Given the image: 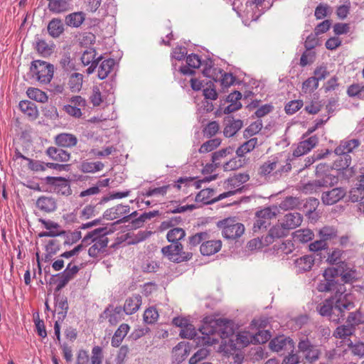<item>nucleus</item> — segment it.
Wrapping results in <instances>:
<instances>
[{
  "label": "nucleus",
  "instance_id": "18",
  "mask_svg": "<svg viewBox=\"0 0 364 364\" xmlns=\"http://www.w3.org/2000/svg\"><path fill=\"white\" fill-rule=\"evenodd\" d=\"M129 211V205L119 204L106 210L103 214V218L107 220H113L124 217L123 215L128 214Z\"/></svg>",
  "mask_w": 364,
  "mask_h": 364
},
{
  "label": "nucleus",
  "instance_id": "28",
  "mask_svg": "<svg viewBox=\"0 0 364 364\" xmlns=\"http://www.w3.org/2000/svg\"><path fill=\"white\" fill-rule=\"evenodd\" d=\"M61 245L62 242L59 239L55 238L50 240L45 247L46 252L44 257L45 262L50 261L53 256L56 255L60 251Z\"/></svg>",
  "mask_w": 364,
  "mask_h": 364
},
{
  "label": "nucleus",
  "instance_id": "19",
  "mask_svg": "<svg viewBox=\"0 0 364 364\" xmlns=\"http://www.w3.org/2000/svg\"><path fill=\"white\" fill-rule=\"evenodd\" d=\"M222 247V242L220 240H211L210 237L201 244L200 253L203 255L210 256L218 252Z\"/></svg>",
  "mask_w": 364,
  "mask_h": 364
},
{
  "label": "nucleus",
  "instance_id": "43",
  "mask_svg": "<svg viewBox=\"0 0 364 364\" xmlns=\"http://www.w3.org/2000/svg\"><path fill=\"white\" fill-rule=\"evenodd\" d=\"M301 205L299 198L288 196L286 197L279 204V208L282 210H287L294 209Z\"/></svg>",
  "mask_w": 364,
  "mask_h": 364
},
{
  "label": "nucleus",
  "instance_id": "35",
  "mask_svg": "<svg viewBox=\"0 0 364 364\" xmlns=\"http://www.w3.org/2000/svg\"><path fill=\"white\" fill-rule=\"evenodd\" d=\"M115 64L114 60L112 58L104 60L98 67V77L100 80L105 79Z\"/></svg>",
  "mask_w": 364,
  "mask_h": 364
},
{
  "label": "nucleus",
  "instance_id": "26",
  "mask_svg": "<svg viewBox=\"0 0 364 364\" xmlns=\"http://www.w3.org/2000/svg\"><path fill=\"white\" fill-rule=\"evenodd\" d=\"M55 142L61 147H73L77 144V139L73 134L61 133L55 137Z\"/></svg>",
  "mask_w": 364,
  "mask_h": 364
},
{
  "label": "nucleus",
  "instance_id": "38",
  "mask_svg": "<svg viewBox=\"0 0 364 364\" xmlns=\"http://www.w3.org/2000/svg\"><path fill=\"white\" fill-rule=\"evenodd\" d=\"M314 236V232L309 229H300L293 233L294 240L301 243L311 240Z\"/></svg>",
  "mask_w": 364,
  "mask_h": 364
},
{
  "label": "nucleus",
  "instance_id": "33",
  "mask_svg": "<svg viewBox=\"0 0 364 364\" xmlns=\"http://www.w3.org/2000/svg\"><path fill=\"white\" fill-rule=\"evenodd\" d=\"M48 31L53 38L59 37L64 31L63 21L58 18L52 19L48 25Z\"/></svg>",
  "mask_w": 364,
  "mask_h": 364
},
{
  "label": "nucleus",
  "instance_id": "14",
  "mask_svg": "<svg viewBox=\"0 0 364 364\" xmlns=\"http://www.w3.org/2000/svg\"><path fill=\"white\" fill-rule=\"evenodd\" d=\"M289 233L283 223H279L273 226L269 231L268 234L264 237V245H269L276 240L286 237Z\"/></svg>",
  "mask_w": 364,
  "mask_h": 364
},
{
  "label": "nucleus",
  "instance_id": "49",
  "mask_svg": "<svg viewBox=\"0 0 364 364\" xmlns=\"http://www.w3.org/2000/svg\"><path fill=\"white\" fill-rule=\"evenodd\" d=\"M159 215L158 210L150 211L149 213H144L141 214L138 218L132 220V226L134 228H140L143 225L144 223L151 218L157 216Z\"/></svg>",
  "mask_w": 364,
  "mask_h": 364
},
{
  "label": "nucleus",
  "instance_id": "24",
  "mask_svg": "<svg viewBox=\"0 0 364 364\" xmlns=\"http://www.w3.org/2000/svg\"><path fill=\"white\" fill-rule=\"evenodd\" d=\"M314 257L312 255H304L294 260L296 271L304 272L310 271L314 264Z\"/></svg>",
  "mask_w": 364,
  "mask_h": 364
},
{
  "label": "nucleus",
  "instance_id": "25",
  "mask_svg": "<svg viewBox=\"0 0 364 364\" xmlns=\"http://www.w3.org/2000/svg\"><path fill=\"white\" fill-rule=\"evenodd\" d=\"M47 155L54 161L66 162L68 161L70 154L67 151L60 148L50 146L46 150Z\"/></svg>",
  "mask_w": 364,
  "mask_h": 364
},
{
  "label": "nucleus",
  "instance_id": "56",
  "mask_svg": "<svg viewBox=\"0 0 364 364\" xmlns=\"http://www.w3.org/2000/svg\"><path fill=\"white\" fill-rule=\"evenodd\" d=\"M347 323L355 328V326L364 323V316L359 310H357L355 312L350 313L347 318Z\"/></svg>",
  "mask_w": 364,
  "mask_h": 364
},
{
  "label": "nucleus",
  "instance_id": "16",
  "mask_svg": "<svg viewBox=\"0 0 364 364\" xmlns=\"http://www.w3.org/2000/svg\"><path fill=\"white\" fill-rule=\"evenodd\" d=\"M36 205L42 212L50 213L56 210L57 201L51 196H42L37 199Z\"/></svg>",
  "mask_w": 364,
  "mask_h": 364
},
{
  "label": "nucleus",
  "instance_id": "22",
  "mask_svg": "<svg viewBox=\"0 0 364 364\" xmlns=\"http://www.w3.org/2000/svg\"><path fill=\"white\" fill-rule=\"evenodd\" d=\"M243 126L240 119H227L223 129V134L225 137L233 136Z\"/></svg>",
  "mask_w": 364,
  "mask_h": 364
},
{
  "label": "nucleus",
  "instance_id": "63",
  "mask_svg": "<svg viewBox=\"0 0 364 364\" xmlns=\"http://www.w3.org/2000/svg\"><path fill=\"white\" fill-rule=\"evenodd\" d=\"M220 130V125L216 121L209 122L203 129L204 136L212 137Z\"/></svg>",
  "mask_w": 364,
  "mask_h": 364
},
{
  "label": "nucleus",
  "instance_id": "55",
  "mask_svg": "<svg viewBox=\"0 0 364 364\" xmlns=\"http://www.w3.org/2000/svg\"><path fill=\"white\" fill-rule=\"evenodd\" d=\"M36 49L41 55L48 56L53 53V46L48 45L44 40H38L36 42Z\"/></svg>",
  "mask_w": 364,
  "mask_h": 364
},
{
  "label": "nucleus",
  "instance_id": "32",
  "mask_svg": "<svg viewBox=\"0 0 364 364\" xmlns=\"http://www.w3.org/2000/svg\"><path fill=\"white\" fill-rule=\"evenodd\" d=\"M171 185L173 188H176L178 190L183 189V191H186V189L189 187L199 188L198 182L195 181L194 178L191 177H181L175 183Z\"/></svg>",
  "mask_w": 364,
  "mask_h": 364
},
{
  "label": "nucleus",
  "instance_id": "31",
  "mask_svg": "<svg viewBox=\"0 0 364 364\" xmlns=\"http://www.w3.org/2000/svg\"><path fill=\"white\" fill-rule=\"evenodd\" d=\"M360 141L358 139H350L343 141L334 151L335 154H348L352 152L355 148L358 147Z\"/></svg>",
  "mask_w": 364,
  "mask_h": 364
},
{
  "label": "nucleus",
  "instance_id": "47",
  "mask_svg": "<svg viewBox=\"0 0 364 364\" xmlns=\"http://www.w3.org/2000/svg\"><path fill=\"white\" fill-rule=\"evenodd\" d=\"M355 331V328L350 324L342 325L336 328L333 333V336L338 338H345L352 335Z\"/></svg>",
  "mask_w": 364,
  "mask_h": 364
},
{
  "label": "nucleus",
  "instance_id": "64",
  "mask_svg": "<svg viewBox=\"0 0 364 364\" xmlns=\"http://www.w3.org/2000/svg\"><path fill=\"white\" fill-rule=\"evenodd\" d=\"M303 105L302 100H291L286 105L284 110L287 114H293L299 110Z\"/></svg>",
  "mask_w": 364,
  "mask_h": 364
},
{
  "label": "nucleus",
  "instance_id": "42",
  "mask_svg": "<svg viewBox=\"0 0 364 364\" xmlns=\"http://www.w3.org/2000/svg\"><path fill=\"white\" fill-rule=\"evenodd\" d=\"M186 236L185 230L181 228H174L168 231L166 238L169 242L176 244Z\"/></svg>",
  "mask_w": 364,
  "mask_h": 364
},
{
  "label": "nucleus",
  "instance_id": "36",
  "mask_svg": "<svg viewBox=\"0 0 364 364\" xmlns=\"http://www.w3.org/2000/svg\"><path fill=\"white\" fill-rule=\"evenodd\" d=\"M83 75L78 73H72L68 80L69 89L73 92H79L82 87Z\"/></svg>",
  "mask_w": 364,
  "mask_h": 364
},
{
  "label": "nucleus",
  "instance_id": "44",
  "mask_svg": "<svg viewBox=\"0 0 364 364\" xmlns=\"http://www.w3.org/2000/svg\"><path fill=\"white\" fill-rule=\"evenodd\" d=\"M342 271L341 273V281L344 283H352L356 279V271L346 267V264L342 262Z\"/></svg>",
  "mask_w": 364,
  "mask_h": 364
},
{
  "label": "nucleus",
  "instance_id": "51",
  "mask_svg": "<svg viewBox=\"0 0 364 364\" xmlns=\"http://www.w3.org/2000/svg\"><path fill=\"white\" fill-rule=\"evenodd\" d=\"M347 93L350 97H355L358 99L364 98V84L355 83L350 85Z\"/></svg>",
  "mask_w": 364,
  "mask_h": 364
},
{
  "label": "nucleus",
  "instance_id": "13",
  "mask_svg": "<svg viewBox=\"0 0 364 364\" xmlns=\"http://www.w3.org/2000/svg\"><path fill=\"white\" fill-rule=\"evenodd\" d=\"M336 181L337 178L331 174H328L321 179L314 180L305 184L304 190L306 193H311L313 192H316L318 189L321 187H327L328 186L333 184Z\"/></svg>",
  "mask_w": 364,
  "mask_h": 364
},
{
  "label": "nucleus",
  "instance_id": "59",
  "mask_svg": "<svg viewBox=\"0 0 364 364\" xmlns=\"http://www.w3.org/2000/svg\"><path fill=\"white\" fill-rule=\"evenodd\" d=\"M143 317L145 323L152 324L157 321L159 314L154 307H150L145 310Z\"/></svg>",
  "mask_w": 364,
  "mask_h": 364
},
{
  "label": "nucleus",
  "instance_id": "57",
  "mask_svg": "<svg viewBox=\"0 0 364 364\" xmlns=\"http://www.w3.org/2000/svg\"><path fill=\"white\" fill-rule=\"evenodd\" d=\"M210 354V350L203 348L197 350L189 359V364H197L203 359L206 358Z\"/></svg>",
  "mask_w": 364,
  "mask_h": 364
},
{
  "label": "nucleus",
  "instance_id": "5",
  "mask_svg": "<svg viewBox=\"0 0 364 364\" xmlns=\"http://www.w3.org/2000/svg\"><path fill=\"white\" fill-rule=\"evenodd\" d=\"M218 226L223 230V235L228 239L240 237L245 232L244 225L235 218H229L218 222Z\"/></svg>",
  "mask_w": 364,
  "mask_h": 364
},
{
  "label": "nucleus",
  "instance_id": "53",
  "mask_svg": "<svg viewBox=\"0 0 364 364\" xmlns=\"http://www.w3.org/2000/svg\"><path fill=\"white\" fill-rule=\"evenodd\" d=\"M349 198L353 203L364 198V183H360L358 187L353 188L349 193Z\"/></svg>",
  "mask_w": 364,
  "mask_h": 364
},
{
  "label": "nucleus",
  "instance_id": "4",
  "mask_svg": "<svg viewBox=\"0 0 364 364\" xmlns=\"http://www.w3.org/2000/svg\"><path fill=\"white\" fill-rule=\"evenodd\" d=\"M30 72L33 77L41 83L48 84L53 76V65L43 60H34L31 63Z\"/></svg>",
  "mask_w": 364,
  "mask_h": 364
},
{
  "label": "nucleus",
  "instance_id": "2",
  "mask_svg": "<svg viewBox=\"0 0 364 364\" xmlns=\"http://www.w3.org/2000/svg\"><path fill=\"white\" fill-rule=\"evenodd\" d=\"M108 231L107 228H97L88 232L83 238V242H87L89 240L93 245L88 250V255L92 257H97L105 252L109 240L107 237Z\"/></svg>",
  "mask_w": 364,
  "mask_h": 364
},
{
  "label": "nucleus",
  "instance_id": "34",
  "mask_svg": "<svg viewBox=\"0 0 364 364\" xmlns=\"http://www.w3.org/2000/svg\"><path fill=\"white\" fill-rule=\"evenodd\" d=\"M85 15L83 12H74L65 16L66 25L75 28L80 26L84 22Z\"/></svg>",
  "mask_w": 364,
  "mask_h": 364
},
{
  "label": "nucleus",
  "instance_id": "17",
  "mask_svg": "<svg viewBox=\"0 0 364 364\" xmlns=\"http://www.w3.org/2000/svg\"><path fill=\"white\" fill-rule=\"evenodd\" d=\"M318 143V139L316 136H312L309 139L304 140L298 144L296 149L294 151V156H300L307 154Z\"/></svg>",
  "mask_w": 364,
  "mask_h": 364
},
{
  "label": "nucleus",
  "instance_id": "45",
  "mask_svg": "<svg viewBox=\"0 0 364 364\" xmlns=\"http://www.w3.org/2000/svg\"><path fill=\"white\" fill-rule=\"evenodd\" d=\"M232 152L233 149L231 147H227L215 151L212 154V162L215 166L218 167L220 165V161L228 155L232 154Z\"/></svg>",
  "mask_w": 364,
  "mask_h": 364
},
{
  "label": "nucleus",
  "instance_id": "8",
  "mask_svg": "<svg viewBox=\"0 0 364 364\" xmlns=\"http://www.w3.org/2000/svg\"><path fill=\"white\" fill-rule=\"evenodd\" d=\"M269 348L282 354L294 351L295 343L290 337L284 335L273 338L269 343Z\"/></svg>",
  "mask_w": 364,
  "mask_h": 364
},
{
  "label": "nucleus",
  "instance_id": "12",
  "mask_svg": "<svg viewBox=\"0 0 364 364\" xmlns=\"http://www.w3.org/2000/svg\"><path fill=\"white\" fill-rule=\"evenodd\" d=\"M96 57V51L94 48H90L85 50L81 56V61L84 65H88L91 64L90 67L87 69V73L90 75L93 73L99 65V63L102 60V57L100 56L97 58Z\"/></svg>",
  "mask_w": 364,
  "mask_h": 364
},
{
  "label": "nucleus",
  "instance_id": "7",
  "mask_svg": "<svg viewBox=\"0 0 364 364\" xmlns=\"http://www.w3.org/2000/svg\"><path fill=\"white\" fill-rule=\"evenodd\" d=\"M299 352L302 353L307 362L312 363L317 361L321 355V350L314 345L306 337H302L298 343Z\"/></svg>",
  "mask_w": 364,
  "mask_h": 364
},
{
  "label": "nucleus",
  "instance_id": "60",
  "mask_svg": "<svg viewBox=\"0 0 364 364\" xmlns=\"http://www.w3.org/2000/svg\"><path fill=\"white\" fill-rule=\"evenodd\" d=\"M271 337L268 331L259 330L258 333L251 336V342L255 343H264Z\"/></svg>",
  "mask_w": 364,
  "mask_h": 364
},
{
  "label": "nucleus",
  "instance_id": "39",
  "mask_svg": "<svg viewBox=\"0 0 364 364\" xmlns=\"http://www.w3.org/2000/svg\"><path fill=\"white\" fill-rule=\"evenodd\" d=\"M258 140L257 138H252L248 141L243 143L236 150V154L238 157H243L246 154L252 151L257 145Z\"/></svg>",
  "mask_w": 364,
  "mask_h": 364
},
{
  "label": "nucleus",
  "instance_id": "9",
  "mask_svg": "<svg viewBox=\"0 0 364 364\" xmlns=\"http://www.w3.org/2000/svg\"><path fill=\"white\" fill-rule=\"evenodd\" d=\"M82 264H75V259L71 260L67 265L65 269L61 273L58 274L59 276L56 290L59 291L65 287L68 283L74 279L79 270Z\"/></svg>",
  "mask_w": 364,
  "mask_h": 364
},
{
  "label": "nucleus",
  "instance_id": "30",
  "mask_svg": "<svg viewBox=\"0 0 364 364\" xmlns=\"http://www.w3.org/2000/svg\"><path fill=\"white\" fill-rule=\"evenodd\" d=\"M129 331V326L128 324H121L117 331L114 332V336L112 338L111 344L113 347H119L122 343L124 338L127 336Z\"/></svg>",
  "mask_w": 364,
  "mask_h": 364
},
{
  "label": "nucleus",
  "instance_id": "58",
  "mask_svg": "<svg viewBox=\"0 0 364 364\" xmlns=\"http://www.w3.org/2000/svg\"><path fill=\"white\" fill-rule=\"evenodd\" d=\"M223 70L220 68H214L213 66H206L203 70V73L205 76L213 79L214 81L217 82L219 80V77L222 73Z\"/></svg>",
  "mask_w": 364,
  "mask_h": 364
},
{
  "label": "nucleus",
  "instance_id": "10",
  "mask_svg": "<svg viewBox=\"0 0 364 364\" xmlns=\"http://www.w3.org/2000/svg\"><path fill=\"white\" fill-rule=\"evenodd\" d=\"M241 189L237 188L235 191H229L228 192L223 193L219 195V196L215 198L214 196V190L212 188H205L201 190L196 196V201L200 202L204 204H210L216 200H222L227 197L235 195L236 193L240 192Z\"/></svg>",
  "mask_w": 364,
  "mask_h": 364
},
{
  "label": "nucleus",
  "instance_id": "6",
  "mask_svg": "<svg viewBox=\"0 0 364 364\" xmlns=\"http://www.w3.org/2000/svg\"><path fill=\"white\" fill-rule=\"evenodd\" d=\"M183 249L181 243L176 242L164 247L161 252L169 260L178 263L189 260L192 257V253L183 252Z\"/></svg>",
  "mask_w": 364,
  "mask_h": 364
},
{
  "label": "nucleus",
  "instance_id": "29",
  "mask_svg": "<svg viewBox=\"0 0 364 364\" xmlns=\"http://www.w3.org/2000/svg\"><path fill=\"white\" fill-rule=\"evenodd\" d=\"M48 9L53 13H63L71 9L68 0H48Z\"/></svg>",
  "mask_w": 364,
  "mask_h": 364
},
{
  "label": "nucleus",
  "instance_id": "3",
  "mask_svg": "<svg viewBox=\"0 0 364 364\" xmlns=\"http://www.w3.org/2000/svg\"><path fill=\"white\" fill-rule=\"evenodd\" d=\"M290 161V159H287L284 164L278 157H272L260 166L258 173L261 176L264 177L269 176L274 171L275 173L280 174L288 173L291 169Z\"/></svg>",
  "mask_w": 364,
  "mask_h": 364
},
{
  "label": "nucleus",
  "instance_id": "61",
  "mask_svg": "<svg viewBox=\"0 0 364 364\" xmlns=\"http://www.w3.org/2000/svg\"><path fill=\"white\" fill-rule=\"evenodd\" d=\"M318 87V82L313 77H309L303 82L302 91L304 93H312Z\"/></svg>",
  "mask_w": 364,
  "mask_h": 364
},
{
  "label": "nucleus",
  "instance_id": "52",
  "mask_svg": "<svg viewBox=\"0 0 364 364\" xmlns=\"http://www.w3.org/2000/svg\"><path fill=\"white\" fill-rule=\"evenodd\" d=\"M210 238V235L207 232H198L188 238V245L191 247H196L200 243Z\"/></svg>",
  "mask_w": 364,
  "mask_h": 364
},
{
  "label": "nucleus",
  "instance_id": "1",
  "mask_svg": "<svg viewBox=\"0 0 364 364\" xmlns=\"http://www.w3.org/2000/svg\"><path fill=\"white\" fill-rule=\"evenodd\" d=\"M199 330L203 335L202 342L208 346L218 343L219 337L227 338L234 333L233 323L225 318L206 317Z\"/></svg>",
  "mask_w": 364,
  "mask_h": 364
},
{
  "label": "nucleus",
  "instance_id": "40",
  "mask_svg": "<svg viewBox=\"0 0 364 364\" xmlns=\"http://www.w3.org/2000/svg\"><path fill=\"white\" fill-rule=\"evenodd\" d=\"M250 179V176L247 173H235L232 177L228 178L225 181L227 187L229 186H240L241 184L246 183Z\"/></svg>",
  "mask_w": 364,
  "mask_h": 364
},
{
  "label": "nucleus",
  "instance_id": "23",
  "mask_svg": "<svg viewBox=\"0 0 364 364\" xmlns=\"http://www.w3.org/2000/svg\"><path fill=\"white\" fill-rule=\"evenodd\" d=\"M303 220V217L299 213H291L286 214L282 220V223L288 230L299 227Z\"/></svg>",
  "mask_w": 364,
  "mask_h": 364
},
{
  "label": "nucleus",
  "instance_id": "15",
  "mask_svg": "<svg viewBox=\"0 0 364 364\" xmlns=\"http://www.w3.org/2000/svg\"><path fill=\"white\" fill-rule=\"evenodd\" d=\"M346 194L345 189L335 188L329 191L323 192L321 196L322 201L326 205H333L341 200Z\"/></svg>",
  "mask_w": 364,
  "mask_h": 364
},
{
  "label": "nucleus",
  "instance_id": "50",
  "mask_svg": "<svg viewBox=\"0 0 364 364\" xmlns=\"http://www.w3.org/2000/svg\"><path fill=\"white\" fill-rule=\"evenodd\" d=\"M221 144V140L218 138L210 139L203 143L200 149V154L208 153L218 148Z\"/></svg>",
  "mask_w": 364,
  "mask_h": 364
},
{
  "label": "nucleus",
  "instance_id": "20",
  "mask_svg": "<svg viewBox=\"0 0 364 364\" xmlns=\"http://www.w3.org/2000/svg\"><path fill=\"white\" fill-rule=\"evenodd\" d=\"M141 303V296L139 294H134L125 300L123 311L127 315H132L139 309Z\"/></svg>",
  "mask_w": 364,
  "mask_h": 364
},
{
  "label": "nucleus",
  "instance_id": "37",
  "mask_svg": "<svg viewBox=\"0 0 364 364\" xmlns=\"http://www.w3.org/2000/svg\"><path fill=\"white\" fill-rule=\"evenodd\" d=\"M338 158L333 164V168L336 170H344L347 168L351 164V157L349 154H336Z\"/></svg>",
  "mask_w": 364,
  "mask_h": 364
},
{
  "label": "nucleus",
  "instance_id": "11",
  "mask_svg": "<svg viewBox=\"0 0 364 364\" xmlns=\"http://www.w3.org/2000/svg\"><path fill=\"white\" fill-rule=\"evenodd\" d=\"M334 314L343 319L346 311H350L355 307L354 303L348 294H336L334 298Z\"/></svg>",
  "mask_w": 364,
  "mask_h": 364
},
{
  "label": "nucleus",
  "instance_id": "48",
  "mask_svg": "<svg viewBox=\"0 0 364 364\" xmlns=\"http://www.w3.org/2000/svg\"><path fill=\"white\" fill-rule=\"evenodd\" d=\"M321 316H331L334 314V298L331 300H326L323 304L317 307Z\"/></svg>",
  "mask_w": 364,
  "mask_h": 364
},
{
  "label": "nucleus",
  "instance_id": "27",
  "mask_svg": "<svg viewBox=\"0 0 364 364\" xmlns=\"http://www.w3.org/2000/svg\"><path fill=\"white\" fill-rule=\"evenodd\" d=\"M18 106L21 111L27 115L30 119H37L38 111L35 103L28 100H22L19 102Z\"/></svg>",
  "mask_w": 364,
  "mask_h": 364
},
{
  "label": "nucleus",
  "instance_id": "54",
  "mask_svg": "<svg viewBox=\"0 0 364 364\" xmlns=\"http://www.w3.org/2000/svg\"><path fill=\"white\" fill-rule=\"evenodd\" d=\"M320 238L323 240L325 242L331 240L337 236V230L333 227L326 226L319 230Z\"/></svg>",
  "mask_w": 364,
  "mask_h": 364
},
{
  "label": "nucleus",
  "instance_id": "46",
  "mask_svg": "<svg viewBox=\"0 0 364 364\" xmlns=\"http://www.w3.org/2000/svg\"><path fill=\"white\" fill-rule=\"evenodd\" d=\"M104 164L100 161H84L81 164V170L84 173H95L102 170Z\"/></svg>",
  "mask_w": 364,
  "mask_h": 364
},
{
  "label": "nucleus",
  "instance_id": "62",
  "mask_svg": "<svg viewBox=\"0 0 364 364\" xmlns=\"http://www.w3.org/2000/svg\"><path fill=\"white\" fill-rule=\"evenodd\" d=\"M59 63L61 68L66 72H70L75 68V65L72 62L70 53H65L62 55Z\"/></svg>",
  "mask_w": 364,
  "mask_h": 364
},
{
  "label": "nucleus",
  "instance_id": "41",
  "mask_svg": "<svg viewBox=\"0 0 364 364\" xmlns=\"http://www.w3.org/2000/svg\"><path fill=\"white\" fill-rule=\"evenodd\" d=\"M26 94L30 99L42 103L47 102L48 99L46 92L35 87H29Z\"/></svg>",
  "mask_w": 364,
  "mask_h": 364
},
{
  "label": "nucleus",
  "instance_id": "21",
  "mask_svg": "<svg viewBox=\"0 0 364 364\" xmlns=\"http://www.w3.org/2000/svg\"><path fill=\"white\" fill-rule=\"evenodd\" d=\"M68 304L67 298L64 296H58L55 298V312L57 314L58 321H63L67 316Z\"/></svg>",
  "mask_w": 364,
  "mask_h": 364
}]
</instances>
